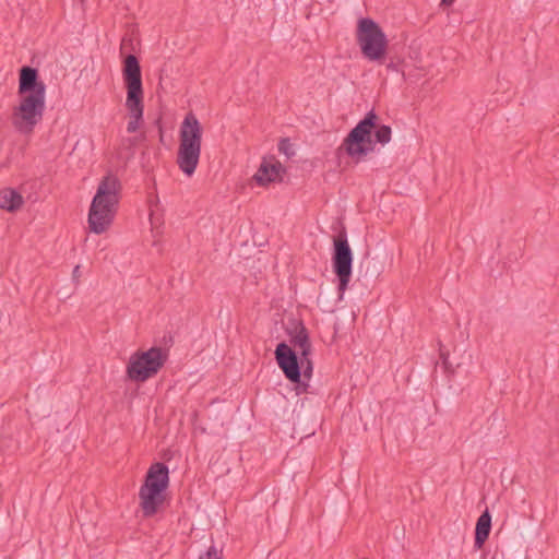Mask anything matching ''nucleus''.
<instances>
[{
    "mask_svg": "<svg viewBox=\"0 0 559 559\" xmlns=\"http://www.w3.org/2000/svg\"><path fill=\"white\" fill-rule=\"evenodd\" d=\"M20 104L12 112V124L21 133H31L43 119L45 110L46 85L38 80L35 68L24 66L20 69Z\"/></svg>",
    "mask_w": 559,
    "mask_h": 559,
    "instance_id": "obj_1",
    "label": "nucleus"
},
{
    "mask_svg": "<svg viewBox=\"0 0 559 559\" xmlns=\"http://www.w3.org/2000/svg\"><path fill=\"white\" fill-rule=\"evenodd\" d=\"M119 190L120 182L116 177L108 175L102 179L88 212L91 231L99 235L109 228L119 203Z\"/></svg>",
    "mask_w": 559,
    "mask_h": 559,
    "instance_id": "obj_2",
    "label": "nucleus"
},
{
    "mask_svg": "<svg viewBox=\"0 0 559 559\" xmlns=\"http://www.w3.org/2000/svg\"><path fill=\"white\" fill-rule=\"evenodd\" d=\"M122 79L127 88L124 106L128 110L129 121L127 131L134 133L143 122L144 91L142 84L141 66L134 55H128L123 59Z\"/></svg>",
    "mask_w": 559,
    "mask_h": 559,
    "instance_id": "obj_3",
    "label": "nucleus"
},
{
    "mask_svg": "<svg viewBox=\"0 0 559 559\" xmlns=\"http://www.w3.org/2000/svg\"><path fill=\"white\" fill-rule=\"evenodd\" d=\"M202 131V126L198 118L192 112H189L180 126L177 153V165L188 177L194 174L199 164Z\"/></svg>",
    "mask_w": 559,
    "mask_h": 559,
    "instance_id": "obj_4",
    "label": "nucleus"
},
{
    "mask_svg": "<svg viewBox=\"0 0 559 559\" xmlns=\"http://www.w3.org/2000/svg\"><path fill=\"white\" fill-rule=\"evenodd\" d=\"M356 39L366 59L382 62L386 55L388 39L372 19L362 17L358 21Z\"/></svg>",
    "mask_w": 559,
    "mask_h": 559,
    "instance_id": "obj_5",
    "label": "nucleus"
},
{
    "mask_svg": "<svg viewBox=\"0 0 559 559\" xmlns=\"http://www.w3.org/2000/svg\"><path fill=\"white\" fill-rule=\"evenodd\" d=\"M167 360V354L160 347H151L146 352L134 353L127 366V374L132 381L144 382L154 377Z\"/></svg>",
    "mask_w": 559,
    "mask_h": 559,
    "instance_id": "obj_6",
    "label": "nucleus"
},
{
    "mask_svg": "<svg viewBox=\"0 0 559 559\" xmlns=\"http://www.w3.org/2000/svg\"><path fill=\"white\" fill-rule=\"evenodd\" d=\"M377 120L378 116L374 111H369L344 139L342 147L350 157L359 158L373 150L371 131L377 127Z\"/></svg>",
    "mask_w": 559,
    "mask_h": 559,
    "instance_id": "obj_7",
    "label": "nucleus"
},
{
    "mask_svg": "<svg viewBox=\"0 0 559 559\" xmlns=\"http://www.w3.org/2000/svg\"><path fill=\"white\" fill-rule=\"evenodd\" d=\"M333 271L338 278V290L341 296L347 289L352 277L353 252L349 247L346 231H341L333 240Z\"/></svg>",
    "mask_w": 559,
    "mask_h": 559,
    "instance_id": "obj_8",
    "label": "nucleus"
},
{
    "mask_svg": "<svg viewBox=\"0 0 559 559\" xmlns=\"http://www.w3.org/2000/svg\"><path fill=\"white\" fill-rule=\"evenodd\" d=\"M275 359L278 367L290 382H300L299 358L286 343L282 342L276 346Z\"/></svg>",
    "mask_w": 559,
    "mask_h": 559,
    "instance_id": "obj_9",
    "label": "nucleus"
},
{
    "mask_svg": "<svg viewBox=\"0 0 559 559\" xmlns=\"http://www.w3.org/2000/svg\"><path fill=\"white\" fill-rule=\"evenodd\" d=\"M169 484V471L168 467L160 462L151 465L146 473L144 484L141 488L153 489L157 486L158 490H166Z\"/></svg>",
    "mask_w": 559,
    "mask_h": 559,
    "instance_id": "obj_10",
    "label": "nucleus"
},
{
    "mask_svg": "<svg viewBox=\"0 0 559 559\" xmlns=\"http://www.w3.org/2000/svg\"><path fill=\"white\" fill-rule=\"evenodd\" d=\"M164 490H158L157 486L153 489L140 488V504L145 516H153L164 502Z\"/></svg>",
    "mask_w": 559,
    "mask_h": 559,
    "instance_id": "obj_11",
    "label": "nucleus"
},
{
    "mask_svg": "<svg viewBox=\"0 0 559 559\" xmlns=\"http://www.w3.org/2000/svg\"><path fill=\"white\" fill-rule=\"evenodd\" d=\"M283 173L284 168L280 162L263 159L253 178L260 186H266L270 182L281 181Z\"/></svg>",
    "mask_w": 559,
    "mask_h": 559,
    "instance_id": "obj_12",
    "label": "nucleus"
},
{
    "mask_svg": "<svg viewBox=\"0 0 559 559\" xmlns=\"http://www.w3.org/2000/svg\"><path fill=\"white\" fill-rule=\"evenodd\" d=\"M491 530V515L485 510L477 520L475 530V547L480 549L488 538Z\"/></svg>",
    "mask_w": 559,
    "mask_h": 559,
    "instance_id": "obj_13",
    "label": "nucleus"
},
{
    "mask_svg": "<svg viewBox=\"0 0 559 559\" xmlns=\"http://www.w3.org/2000/svg\"><path fill=\"white\" fill-rule=\"evenodd\" d=\"M23 204V197L13 189L0 190V209L8 212L19 210Z\"/></svg>",
    "mask_w": 559,
    "mask_h": 559,
    "instance_id": "obj_14",
    "label": "nucleus"
},
{
    "mask_svg": "<svg viewBox=\"0 0 559 559\" xmlns=\"http://www.w3.org/2000/svg\"><path fill=\"white\" fill-rule=\"evenodd\" d=\"M295 347L300 352V356L310 355L311 344L307 330L302 326L292 340Z\"/></svg>",
    "mask_w": 559,
    "mask_h": 559,
    "instance_id": "obj_15",
    "label": "nucleus"
},
{
    "mask_svg": "<svg viewBox=\"0 0 559 559\" xmlns=\"http://www.w3.org/2000/svg\"><path fill=\"white\" fill-rule=\"evenodd\" d=\"M391 133H392V131L389 126L381 124V126L377 127V129H376L374 140H376V142L384 145L390 142Z\"/></svg>",
    "mask_w": 559,
    "mask_h": 559,
    "instance_id": "obj_16",
    "label": "nucleus"
},
{
    "mask_svg": "<svg viewBox=\"0 0 559 559\" xmlns=\"http://www.w3.org/2000/svg\"><path fill=\"white\" fill-rule=\"evenodd\" d=\"M299 366L300 371L302 370V374L305 378L310 379L312 374V361L309 358V355L300 356L299 357Z\"/></svg>",
    "mask_w": 559,
    "mask_h": 559,
    "instance_id": "obj_17",
    "label": "nucleus"
},
{
    "mask_svg": "<svg viewBox=\"0 0 559 559\" xmlns=\"http://www.w3.org/2000/svg\"><path fill=\"white\" fill-rule=\"evenodd\" d=\"M278 151L280 153L286 155L287 157H290L295 154L293 150V145L290 144L288 139H282L278 143Z\"/></svg>",
    "mask_w": 559,
    "mask_h": 559,
    "instance_id": "obj_18",
    "label": "nucleus"
},
{
    "mask_svg": "<svg viewBox=\"0 0 559 559\" xmlns=\"http://www.w3.org/2000/svg\"><path fill=\"white\" fill-rule=\"evenodd\" d=\"M199 559H222V554L215 546H211Z\"/></svg>",
    "mask_w": 559,
    "mask_h": 559,
    "instance_id": "obj_19",
    "label": "nucleus"
},
{
    "mask_svg": "<svg viewBox=\"0 0 559 559\" xmlns=\"http://www.w3.org/2000/svg\"><path fill=\"white\" fill-rule=\"evenodd\" d=\"M80 276H81L80 265H76V266L74 267L73 272H72V277H73V280H74V281H76V282H78V281H79V278H80Z\"/></svg>",
    "mask_w": 559,
    "mask_h": 559,
    "instance_id": "obj_20",
    "label": "nucleus"
},
{
    "mask_svg": "<svg viewBox=\"0 0 559 559\" xmlns=\"http://www.w3.org/2000/svg\"><path fill=\"white\" fill-rule=\"evenodd\" d=\"M386 68H388L389 70H392V71H395V70H396V67H395V64H394L393 62H390V63L386 66Z\"/></svg>",
    "mask_w": 559,
    "mask_h": 559,
    "instance_id": "obj_21",
    "label": "nucleus"
},
{
    "mask_svg": "<svg viewBox=\"0 0 559 559\" xmlns=\"http://www.w3.org/2000/svg\"><path fill=\"white\" fill-rule=\"evenodd\" d=\"M443 4H447V5H450L452 4L455 0H441Z\"/></svg>",
    "mask_w": 559,
    "mask_h": 559,
    "instance_id": "obj_22",
    "label": "nucleus"
},
{
    "mask_svg": "<svg viewBox=\"0 0 559 559\" xmlns=\"http://www.w3.org/2000/svg\"><path fill=\"white\" fill-rule=\"evenodd\" d=\"M441 358L443 359V362L445 364L447 362V357L443 353H441Z\"/></svg>",
    "mask_w": 559,
    "mask_h": 559,
    "instance_id": "obj_23",
    "label": "nucleus"
}]
</instances>
